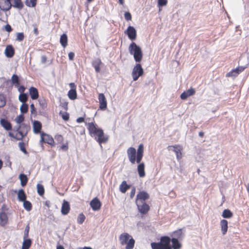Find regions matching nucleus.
Returning <instances> with one entry per match:
<instances>
[{
    "label": "nucleus",
    "instance_id": "nucleus-53",
    "mask_svg": "<svg viewBox=\"0 0 249 249\" xmlns=\"http://www.w3.org/2000/svg\"><path fill=\"white\" fill-rule=\"evenodd\" d=\"M124 18L127 21L131 20L132 17L131 14L128 12H125L124 14Z\"/></svg>",
    "mask_w": 249,
    "mask_h": 249
},
{
    "label": "nucleus",
    "instance_id": "nucleus-41",
    "mask_svg": "<svg viewBox=\"0 0 249 249\" xmlns=\"http://www.w3.org/2000/svg\"><path fill=\"white\" fill-rule=\"evenodd\" d=\"M37 192L38 195L40 196L44 194V188L42 185L40 184H37Z\"/></svg>",
    "mask_w": 249,
    "mask_h": 249
},
{
    "label": "nucleus",
    "instance_id": "nucleus-47",
    "mask_svg": "<svg viewBox=\"0 0 249 249\" xmlns=\"http://www.w3.org/2000/svg\"><path fill=\"white\" fill-rule=\"evenodd\" d=\"M6 104L5 97L3 94H0V107H3Z\"/></svg>",
    "mask_w": 249,
    "mask_h": 249
},
{
    "label": "nucleus",
    "instance_id": "nucleus-11",
    "mask_svg": "<svg viewBox=\"0 0 249 249\" xmlns=\"http://www.w3.org/2000/svg\"><path fill=\"white\" fill-rule=\"evenodd\" d=\"M124 33L127 35L130 40H134L136 39L137 37L136 30L133 26H129Z\"/></svg>",
    "mask_w": 249,
    "mask_h": 249
},
{
    "label": "nucleus",
    "instance_id": "nucleus-36",
    "mask_svg": "<svg viewBox=\"0 0 249 249\" xmlns=\"http://www.w3.org/2000/svg\"><path fill=\"white\" fill-rule=\"evenodd\" d=\"M222 216L225 218H230L232 217L233 213L230 210L225 209L223 211Z\"/></svg>",
    "mask_w": 249,
    "mask_h": 249
},
{
    "label": "nucleus",
    "instance_id": "nucleus-61",
    "mask_svg": "<svg viewBox=\"0 0 249 249\" xmlns=\"http://www.w3.org/2000/svg\"><path fill=\"white\" fill-rule=\"evenodd\" d=\"M62 117L64 120L67 121L69 119V115L68 113H66L65 114H63Z\"/></svg>",
    "mask_w": 249,
    "mask_h": 249
},
{
    "label": "nucleus",
    "instance_id": "nucleus-35",
    "mask_svg": "<svg viewBox=\"0 0 249 249\" xmlns=\"http://www.w3.org/2000/svg\"><path fill=\"white\" fill-rule=\"evenodd\" d=\"M69 98L71 100H74L77 98V92L76 89H71L68 93Z\"/></svg>",
    "mask_w": 249,
    "mask_h": 249
},
{
    "label": "nucleus",
    "instance_id": "nucleus-46",
    "mask_svg": "<svg viewBox=\"0 0 249 249\" xmlns=\"http://www.w3.org/2000/svg\"><path fill=\"white\" fill-rule=\"evenodd\" d=\"M85 218L86 217L83 213H80L77 218V223L79 224H82Z\"/></svg>",
    "mask_w": 249,
    "mask_h": 249
},
{
    "label": "nucleus",
    "instance_id": "nucleus-24",
    "mask_svg": "<svg viewBox=\"0 0 249 249\" xmlns=\"http://www.w3.org/2000/svg\"><path fill=\"white\" fill-rule=\"evenodd\" d=\"M220 227L223 235H225L228 230V221L226 220L222 219L220 221Z\"/></svg>",
    "mask_w": 249,
    "mask_h": 249
},
{
    "label": "nucleus",
    "instance_id": "nucleus-62",
    "mask_svg": "<svg viewBox=\"0 0 249 249\" xmlns=\"http://www.w3.org/2000/svg\"><path fill=\"white\" fill-rule=\"evenodd\" d=\"M47 61V57L45 55H42L41 57V62L42 63L45 64Z\"/></svg>",
    "mask_w": 249,
    "mask_h": 249
},
{
    "label": "nucleus",
    "instance_id": "nucleus-60",
    "mask_svg": "<svg viewBox=\"0 0 249 249\" xmlns=\"http://www.w3.org/2000/svg\"><path fill=\"white\" fill-rule=\"evenodd\" d=\"M68 56L70 60H73L74 59V53L73 52H70L69 53Z\"/></svg>",
    "mask_w": 249,
    "mask_h": 249
},
{
    "label": "nucleus",
    "instance_id": "nucleus-9",
    "mask_svg": "<svg viewBox=\"0 0 249 249\" xmlns=\"http://www.w3.org/2000/svg\"><path fill=\"white\" fill-rule=\"evenodd\" d=\"M127 154L129 161L132 164H134L136 162V150L134 147H129L127 150Z\"/></svg>",
    "mask_w": 249,
    "mask_h": 249
},
{
    "label": "nucleus",
    "instance_id": "nucleus-51",
    "mask_svg": "<svg viewBox=\"0 0 249 249\" xmlns=\"http://www.w3.org/2000/svg\"><path fill=\"white\" fill-rule=\"evenodd\" d=\"M143 146L142 144H141L139 145L138 148L137 149V154L143 155Z\"/></svg>",
    "mask_w": 249,
    "mask_h": 249
},
{
    "label": "nucleus",
    "instance_id": "nucleus-27",
    "mask_svg": "<svg viewBox=\"0 0 249 249\" xmlns=\"http://www.w3.org/2000/svg\"><path fill=\"white\" fill-rule=\"evenodd\" d=\"M144 163L143 162L140 163L138 166V172L140 177H144L145 175L144 171Z\"/></svg>",
    "mask_w": 249,
    "mask_h": 249
},
{
    "label": "nucleus",
    "instance_id": "nucleus-2",
    "mask_svg": "<svg viewBox=\"0 0 249 249\" xmlns=\"http://www.w3.org/2000/svg\"><path fill=\"white\" fill-rule=\"evenodd\" d=\"M128 50L130 54L133 55L136 62L141 61L143 54L142 50L139 46L137 45L135 42H132L130 44Z\"/></svg>",
    "mask_w": 249,
    "mask_h": 249
},
{
    "label": "nucleus",
    "instance_id": "nucleus-45",
    "mask_svg": "<svg viewBox=\"0 0 249 249\" xmlns=\"http://www.w3.org/2000/svg\"><path fill=\"white\" fill-rule=\"evenodd\" d=\"M18 146L20 150L25 154H27L28 152L25 147V143L23 142H20L18 143Z\"/></svg>",
    "mask_w": 249,
    "mask_h": 249
},
{
    "label": "nucleus",
    "instance_id": "nucleus-38",
    "mask_svg": "<svg viewBox=\"0 0 249 249\" xmlns=\"http://www.w3.org/2000/svg\"><path fill=\"white\" fill-rule=\"evenodd\" d=\"M28 96L27 93L20 94L18 96L19 101L22 104L25 103L28 100Z\"/></svg>",
    "mask_w": 249,
    "mask_h": 249
},
{
    "label": "nucleus",
    "instance_id": "nucleus-8",
    "mask_svg": "<svg viewBox=\"0 0 249 249\" xmlns=\"http://www.w3.org/2000/svg\"><path fill=\"white\" fill-rule=\"evenodd\" d=\"M160 243L161 244L162 249H172L171 243V238L167 236L161 237L160 239Z\"/></svg>",
    "mask_w": 249,
    "mask_h": 249
},
{
    "label": "nucleus",
    "instance_id": "nucleus-4",
    "mask_svg": "<svg viewBox=\"0 0 249 249\" xmlns=\"http://www.w3.org/2000/svg\"><path fill=\"white\" fill-rule=\"evenodd\" d=\"M249 64V61L246 60L244 65L238 66L235 69L232 70L231 71H230L227 74V76L235 77L237 76L240 72L243 71L247 68Z\"/></svg>",
    "mask_w": 249,
    "mask_h": 249
},
{
    "label": "nucleus",
    "instance_id": "nucleus-13",
    "mask_svg": "<svg viewBox=\"0 0 249 249\" xmlns=\"http://www.w3.org/2000/svg\"><path fill=\"white\" fill-rule=\"evenodd\" d=\"M12 7L11 0H0V9L3 11L9 10Z\"/></svg>",
    "mask_w": 249,
    "mask_h": 249
},
{
    "label": "nucleus",
    "instance_id": "nucleus-3",
    "mask_svg": "<svg viewBox=\"0 0 249 249\" xmlns=\"http://www.w3.org/2000/svg\"><path fill=\"white\" fill-rule=\"evenodd\" d=\"M119 240L122 245L126 244L125 249H133L134 246V239L128 233H122L119 236Z\"/></svg>",
    "mask_w": 249,
    "mask_h": 249
},
{
    "label": "nucleus",
    "instance_id": "nucleus-16",
    "mask_svg": "<svg viewBox=\"0 0 249 249\" xmlns=\"http://www.w3.org/2000/svg\"><path fill=\"white\" fill-rule=\"evenodd\" d=\"M195 92L196 91L194 89L190 88L189 89L187 90L186 91H185L183 92H182L181 94L180 97L182 100H185L188 97L195 94Z\"/></svg>",
    "mask_w": 249,
    "mask_h": 249
},
{
    "label": "nucleus",
    "instance_id": "nucleus-15",
    "mask_svg": "<svg viewBox=\"0 0 249 249\" xmlns=\"http://www.w3.org/2000/svg\"><path fill=\"white\" fill-rule=\"evenodd\" d=\"M101 202L97 197L94 198L90 202V206L94 211L99 210L101 208Z\"/></svg>",
    "mask_w": 249,
    "mask_h": 249
},
{
    "label": "nucleus",
    "instance_id": "nucleus-54",
    "mask_svg": "<svg viewBox=\"0 0 249 249\" xmlns=\"http://www.w3.org/2000/svg\"><path fill=\"white\" fill-rule=\"evenodd\" d=\"M143 155H137L136 156V161L138 163H141Z\"/></svg>",
    "mask_w": 249,
    "mask_h": 249
},
{
    "label": "nucleus",
    "instance_id": "nucleus-22",
    "mask_svg": "<svg viewBox=\"0 0 249 249\" xmlns=\"http://www.w3.org/2000/svg\"><path fill=\"white\" fill-rule=\"evenodd\" d=\"M29 90L31 98L33 100H36L38 98V92L36 88L32 87Z\"/></svg>",
    "mask_w": 249,
    "mask_h": 249
},
{
    "label": "nucleus",
    "instance_id": "nucleus-42",
    "mask_svg": "<svg viewBox=\"0 0 249 249\" xmlns=\"http://www.w3.org/2000/svg\"><path fill=\"white\" fill-rule=\"evenodd\" d=\"M28 105L27 104L24 103L22 104L20 107V110L22 113L24 114L26 113L28 111Z\"/></svg>",
    "mask_w": 249,
    "mask_h": 249
},
{
    "label": "nucleus",
    "instance_id": "nucleus-59",
    "mask_svg": "<svg viewBox=\"0 0 249 249\" xmlns=\"http://www.w3.org/2000/svg\"><path fill=\"white\" fill-rule=\"evenodd\" d=\"M30 107H31V112L32 114L36 113V108H35V106L33 104H32L30 105Z\"/></svg>",
    "mask_w": 249,
    "mask_h": 249
},
{
    "label": "nucleus",
    "instance_id": "nucleus-49",
    "mask_svg": "<svg viewBox=\"0 0 249 249\" xmlns=\"http://www.w3.org/2000/svg\"><path fill=\"white\" fill-rule=\"evenodd\" d=\"M24 116L22 114H20L16 118V121L18 124H20L24 121Z\"/></svg>",
    "mask_w": 249,
    "mask_h": 249
},
{
    "label": "nucleus",
    "instance_id": "nucleus-28",
    "mask_svg": "<svg viewBox=\"0 0 249 249\" xmlns=\"http://www.w3.org/2000/svg\"><path fill=\"white\" fill-rule=\"evenodd\" d=\"M12 7L21 10L23 8L24 4L21 0H14Z\"/></svg>",
    "mask_w": 249,
    "mask_h": 249
},
{
    "label": "nucleus",
    "instance_id": "nucleus-63",
    "mask_svg": "<svg viewBox=\"0 0 249 249\" xmlns=\"http://www.w3.org/2000/svg\"><path fill=\"white\" fill-rule=\"evenodd\" d=\"M76 122L78 123H81L84 122V117H79L76 119Z\"/></svg>",
    "mask_w": 249,
    "mask_h": 249
},
{
    "label": "nucleus",
    "instance_id": "nucleus-64",
    "mask_svg": "<svg viewBox=\"0 0 249 249\" xmlns=\"http://www.w3.org/2000/svg\"><path fill=\"white\" fill-rule=\"evenodd\" d=\"M69 86L71 89H76V86L74 83H70Z\"/></svg>",
    "mask_w": 249,
    "mask_h": 249
},
{
    "label": "nucleus",
    "instance_id": "nucleus-33",
    "mask_svg": "<svg viewBox=\"0 0 249 249\" xmlns=\"http://www.w3.org/2000/svg\"><path fill=\"white\" fill-rule=\"evenodd\" d=\"M19 179L20 180V184L22 186H24L26 185L28 181V178L24 174H20L19 175Z\"/></svg>",
    "mask_w": 249,
    "mask_h": 249
},
{
    "label": "nucleus",
    "instance_id": "nucleus-52",
    "mask_svg": "<svg viewBox=\"0 0 249 249\" xmlns=\"http://www.w3.org/2000/svg\"><path fill=\"white\" fill-rule=\"evenodd\" d=\"M158 6L159 7H162L167 4V0H158Z\"/></svg>",
    "mask_w": 249,
    "mask_h": 249
},
{
    "label": "nucleus",
    "instance_id": "nucleus-57",
    "mask_svg": "<svg viewBox=\"0 0 249 249\" xmlns=\"http://www.w3.org/2000/svg\"><path fill=\"white\" fill-rule=\"evenodd\" d=\"M135 192H136V188L135 187H133V188L131 189L130 194V197L131 198H132L134 196L135 194Z\"/></svg>",
    "mask_w": 249,
    "mask_h": 249
},
{
    "label": "nucleus",
    "instance_id": "nucleus-23",
    "mask_svg": "<svg viewBox=\"0 0 249 249\" xmlns=\"http://www.w3.org/2000/svg\"><path fill=\"white\" fill-rule=\"evenodd\" d=\"M42 124L41 123L38 121H35L33 123V131L36 134H38L40 132L41 129Z\"/></svg>",
    "mask_w": 249,
    "mask_h": 249
},
{
    "label": "nucleus",
    "instance_id": "nucleus-20",
    "mask_svg": "<svg viewBox=\"0 0 249 249\" xmlns=\"http://www.w3.org/2000/svg\"><path fill=\"white\" fill-rule=\"evenodd\" d=\"M102 64V62L100 58L94 59L92 62V66L95 69L96 72H100L101 71L100 66Z\"/></svg>",
    "mask_w": 249,
    "mask_h": 249
},
{
    "label": "nucleus",
    "instance_id": "nucleus-48",
    "mask_svg": "<svg viewBox=\"0 0 249 249\" xmlns=\"http://www.w3.org/2000/svg\"><path fill=\"white\" fill-rule=\"evenodd\" d=\"M29 230H30L29 225H27L26 226V227H25V229L24 230L23 239L28 238V237L29 236Z\"/></svg>",
    "mask_w": 249,
    "mask_h": 249
},
{
    "label": "nucleus",
    "instance_id": "nucleus-21",
    "mask_svg": "<svg viewBox=\"0 0 249 249\" xmlns=\"http://www.w3.org/2000/svg\"><path fill=\"white\" fill-rule=\"evenodd\" d=\"M8 220V217L6 213L4 212L0 213V225L4 226L7 224Z\"/></svg>",
    "mask_w": 249,
    "mask_h": 249
},
{
    "label": "nucleus",
    "instance_id": "nucleus-19",
    "mask_svg": "<svg viewBox=\"0 0 249 249\" xmlns=\"http://www.w3.org/2000/svg\"><path fill=\"white\" fill-rule=\"evenodd\" d=\"M70 210V206L69 203L65 200H63L62 207H61V213L63 215L67 214Z\"/></svg>",
    "mask_w": 249,
    "mask_h": 249
},
{
    "label": "nucleus",
    "instance_id": "nucleus-29",
    "mask_svg": "<svg viewBox=\"0 0 249 249\" xmlns=\"http://www.w3.org/2000/svg\"><path fill=\"white\" fill-rule=\"evenodd\" d=\"M130 188V185H128L125 181H123L120 185L119 189L122 193H125Z\"/></svg>",
    "mask_w": 249,
    "mask_h": 249
},
{
    "label": "nucleus",
    "instance_id": "nucleus-5",
    "mask_svg": "<svg viewBox=\"0 0 249 249\" xmlns=\"http://www.w3.org/2000/svg\"><path fill=\"white\" fill-rule=\"evenodd\" d=\"M143 73V70L140 64H137L133 69L132 75L134 81L138 80Z\"/></svg>",
    "mask_w": 249,
    "mask_h": 249
},
{
    "label": "nucleus",
    "instance_id": "nucleus-17",
    "mask_svg": "<svg viewBox=\"0 0 249 249\" xmlns=\"http://www.w3.org/2000/svg\"><path fill=\"white\" fill-rule=\"evenodd\" d=\"M0 124L6 130L9 131L12 129V124L6 119H1L0 120Z\"/></svg>",
    "mask_w": 249,
    "mask_h": 249
},
{
    "label": "nucleus",
    "instance_id": "nucleus-56",
    "mask_svg": "<svg viewBox=\"0 0 249 249\" xmlns=\"http://www.w3.org/2000/svg\"><path fill=\"white\" fill-rule=\"evenodd\" d=\"M60 106L65 110H67L68 109V102H61Z\"/></svg>",
    "mask_w": 249,
    "mask_h": 249
},
{
    "label": "nucleus",
    "instance_id": "nucleus-40",
    "mask_svg": "<svg viewBox=\"0 0 249 249\" xmlns=\"http://www.w3.org/2000/svg\"><path fill=\"white\" fill-rule=\"evenodd\" d=\"M36 1L37 0H26L25 3L29 7H34L36 4Z\"/></svg>",
    "mask_w": 249,
    "mask_h": 249
},
{
    "label": "nucleus",
    "instance_id": "nucleus-34",
    "mask_svg": "<svg viewBox=\"0 0 249 249\" xmlns=\"http://www.w3.org/2000/svg\"><path fill=\"white\" fill-rule=\"evenodd\" d=\"M11 82L15 87H18L19 85V78L17 74H13L11 77Z\"/></svg>",
    "mask_w": 249,
    "mask_h": 249
},
{
    "label": "nucleus",
    "instance_id": "nucleus-25",
    "mask_svg": "<svg viewBox=\"0 0 249 249\" xmlns=\"http://www.w3.org/2000/svg\"><path fill=\"white\" fill-rule=\"evenodd\" d=\"M179 147V146L177 145H171L168 146L169 148H174V149L173 150L176 153V157L178 160H180L182 158V154L181 152L180 149L178 148Z\"/></svg>",
    "mask_w": 249,
    "mask_h": 249
},
{
    "label": "nucleus",
    "instance_id": "nucleus-12",
    "mask_svg": "<svg viewBox=\"0 0 249 249\" xmlns=\"http://www.w3.org/2000/svg\"><path fill=\"white\" fill-rule=\"evenodd\" d=\"M149 198V195L146 192L142 191L137 195L136 202H145V200Z\"/></svg>",
    "mask_w": 249,
    "mask_h": 249
},
{
    "label": "nucleus",
    "instance_id": "nucleus-7",
    "mask_svg": "<svg viewBox=\"0 0 249 249\" xmlns=\"http://www.w3.org/2000/svg\"><path fill=\"white\" fill-rule=\"evenodd\" d=\"M20 130L19 131V138H17V140H21L26 136L28 131L30 130V126L25 124H22L20 125Z\"/></svg>",
    "mask_w": 249,
    "mask_h": 249
},
{
    "label": "nucleus",
    "instance_id": "nucleus-14",
    "mask_svg": "<svg viewBox=\"0 0 249 249\" xmlns=\"http://www.w3.org/2000/svg\"><path fill=\"white\" fill-rule=\"evenodd\" d=\"M99 108L101 110H105L107 107V103L106 97L103 93H99L98 95Z\"/></svg>",
    "mask_w": 249,
    "mask_h": 249
},
{
    "label": "nucleus",
    "instance_id": "nucleus-43",
    "mask_svg": "<svg viewBox=\"0 0 249 249\" xmlns=\"http://www.w3.org/2000/svg\"><path fill=\"white\" fill-rule=\"evenodd\" d=\"M151 247L152 249H162L160 242H152L151 243Z\"/></svg>",
    "mask_w": 249,
    "mask_h": 249
},
{
    "label": "nucleus",
    "instance_id": "nucleus-39",
    "mask_svg": "<svg viewBox=\"0 0 249 249\" xmlns=\"http://www.w3.org/2000/svg\"><path fill=\"white\" fill-rule=\"evenodd\" d=\"M23 202V207L24 208V209L27 210V211H30L32 209V204L29 201H27L26 200L22 201Z\"/></svg>",
    "mask_w": 249,
    "mask_h": 249
},
{
    "label": "nucleus",
    "instance_id": "nucleus-58",
    "mask_svg": "<svg viewBox=\"0 0 249 249\" xmlns=\"http://www.w3.org/2000/svg\"><path fill=\"white\" fill-rule=\"evenodd\" d=\"M4 27L5 30L8 33L11 32L13 30L11 26L8 24H6Z\"/></svg>",
    "mask_w": 249,
    "mask_h": 249
},
{
    "label": "nucleus",
    "instance_id": "nucleus-6",
    "mask_svg": "<svg viewBox=\"0 0 249 249\" xmlns=\"http://www.w3.org/2000/svg\"><path fill=\"white\" fill-rule=\"evenodd\" d=\"M40 136H41V139L40 141V142H43L45 143H47L51 145V146L54 145V142L53 139V137L51 136L48 135L44 132H42L41 133Z\"/></svg>",
    "mask_w": 249,
    "mask_h": 249
},
{
    "label": "nucleus",
    "instance_id": "nucleus-32",
    "mask_svg": "<svg viewBox=\"0 0 249 249\" xmlns=\"http://www.w3.org/2000/svg\"><path fill=\"white\" fill-rule=\"evenodd\" d=\"M60 42L64 48L67 46L68 44V37L66 34H63L61 36L60 38Z\"/></svg>",
    "mask_w": 249,
    "mask_h": 249
},
{
    "label": "nucleus",
    "instance_id": "nucleus-10",
    "mask_svg": "<svg viewBox=\"0 0 249 249\" xmlns=\"http://www.w3.org/2000/svg\"><path fill=\"white\" fill-rule=\"evenodd\" d=\"M139 212L142 214L146 213L149 210V206L145 202H136Z\"/></svg>",
    "mask_w": 249,
    "mask_h": 249
},
{
    "label": "nucleus",
    "instance_id": "nucleus-55",
    "mask_svg": "<svg viewBox=\"0 0 249 249\" xmlns=\"http://www.w3.org/2000/svg\"><path fill=\"white\" fill-rule=\"evenodd\" d=\"M25 89L26 88L24 86H20L18 89V91L20 92V94L25 93L24 92Z\"/></svg>",
    "mask_w": 249,
    "mask_h": 249
},
{
    "label": "nucleus",
    "instance_id": "nucleus-44",
    "mask_svg": "<svg viewBox=\"0 0 249 249\" xmlns=\"http://www.w3.org/2000/svg\"><path fill=\"white\" fill-rule=\"evenodd\" d=\"M38 102L42 109H45L47 107L46 101L43 98L39 99Z\"/></svg>",
    "mask_w": 249,
    "mask_h": 249
},
{
    "label": "nucleus",
    "instance_id": "nucleus-30",
    "mask_svg": "<svg viewBox=\"0 0 249 249\" xmlns=\"http://www.w3.org/2000/svg\"><path fill=\"white\" fill-rule=\"evenodd\" d=\"M32 240L29 238L23 239L22 249H29L32 245Z\"/></svg>",
    "mask_w": 249,
    "mask_h": 249
},
{
    "label": "nucleus",
    "instance_id": "nucleus-1",
    "mask_svg": "<svg viewBox=\"0 0 249 249\" xmlns=\"http://www.w3.org/2000/svg\"><path fill=\"white\" fill-rule=\"evenodd\" d=\"M86 124L88 126V129L91 136L98 137L97 141L99 144L102 143H106L107 142L108 137L107 136L104 135L103 130L101 128H98L96 127V125L92 122L89 123H86Z\"/></svg>",
    "mask_w": 249,
    "mask_h": 249
},
{
    "label": "nucleus",
    "instance_id": "nucleus-18",
    "mask_svg": "<svg viewBox=\"0 0 249 249\" xmlns=\"http://www.w3.org/2000/svg\"><path fill=\"white\" fill-rule=\"evenodd\" d=\"M5 54L8 58L12 57L15 54V50L12 45H8L5 50Z\"/></svg>",
    "mask_w": 249,
    "mask_h": 249
},
{
    "label": "nucleus",
    "instance_id": "nucleus-31",
    "mask_svg": "<svg viewBox=\"0 0 249 249\" xmlns=\"http://www.w3.org/2000/svg\"><path fill=\"white\" fill-rule=\"evenodd\" d=\"M18 198L19 201L21 202L26 200V195L23 189H21L19 190L18 193Z\"/></svg>",
    "mask_w": 249,
    "mask_h": 249
},
{
    "label": "nucleus",
    "instance_id": "nucleus-50",
    "mask_svg": "<svg viewBox=\"0 0 249 249\" xmlns=\"http://www.w3.org/2000/svg\"><path fill=\"white\" fill-rule=\"evenodd\" d=\"M24 38V35L23 33H18L17 35L16 40L18 41H22Z\"/></svg>",
    "mask_w": 249,
    "mask_h": 249
},
{
    "label": "nucleus",
    "instance_id": "nucleus-26",
    "mask_svg": "<svg viewBox=\"0 0 249 249\" xmlns=\"http://www.w3.org/2000/svg\"><path fill=\"white\" fill-rule=\"evenodd\" d=\"M171 242L172 243L171 246L172 249H180L181 247V244L178 241L177 238H172L171 239Z\"/></svg>",
    "mask_w": 249,
    "mask_h": 249
},
{
    "label": "nucleus",
    "instance_id": "nucleus-37",
    "mask_svg": "<svg viewBox=\"0 0 249 249\" xmlns=\"http://www.w3.org/2000/svg\"><path fill=\"white\" fill-rule=\"evenodd\" d=\"M173 238H177L178 240L182 239L183 238V235L181 229H179L175 231L173 233Z\"/></svg>",
    "mask_w": 249,
    "mask_h": 249
}]
</instances>
